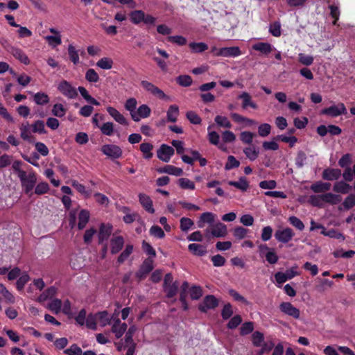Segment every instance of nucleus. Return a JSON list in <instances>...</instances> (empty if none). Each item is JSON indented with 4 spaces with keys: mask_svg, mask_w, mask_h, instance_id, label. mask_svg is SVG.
<instances>
[{
    "mask_svg": "<svg viewBox=\"0 0 355 355\" xmlns=\"http://www.w3.org/2000/svg\"><path fill=\"white\" fill-rule=\"evenodd\" d=\"M241 55V51L238 46L223 47L218 49L216 52V56H222L227 58H235Z\"/></svg>",
    "mask_w": 355,
    "mask_h": 355,
    "instance_id": "obj_9",
    "label": "nucleus"
},
{
    "mask_svg": "<svg viewBox=\"0 0 355 355\" xmlns=\"http://www.w3.org/2000/svg\"><path fill=\"white\" fill-rule=\"evenodd\" d=\"M191 51L195 53H202L208 49V46L204 42H191L189 44Z\"/></svg>",
    "mask_w": 355,
    "mask_h": 355,
    "instance_id": "obj_33",
    "label": "nucleus"
},
{
    "mask_svg": "<svg viewBox=\"0 0 355 355\" xmlns=\"http://www.w3.org/2000/svg\"><path fill=\"white\" fill-rule=\"evenodd\" d=\"M331 184L329 182L318 181L311 185V189L314 193H324L330 190Z\"/></svg>",
    "mask_w": 355,
    "mask_h": 355,
    "instance_id": "obj_24",
    "label": "nucleus"
},
{
    "mask_svg": "<svg viewBox=\"0 0 355 355\" xmlns=\"http://www.w3.org/2000/svg\"><path fill=\"white\" fill-rule=\"evenodd\" d=\"M20 136L21 137L30 143L35 141V137L31 135V126L28 122L24 123L20 125Z\"/></svg>",
    "mask_w": 355,
    "mask_h": 355,
    "instance_id": "obj_14",
    "label": "nucleus"
},
{
    "mask_svg": "<svg viewBox=\"0 0 355 355\" xmlns=\"http://www.w3.org/2000/svg\"><path fill=\"white\" fill-rule=\"evenodd\" d=\"M240 165V162L232 155L227 157V162L225 164V169L227 171L231 170L234 168H237Z\"/></svg>",
    "mask_w": 355,
    "mask_h": 355,
    "instance_id": "obj_53",
    "label": "nucleus"
},
{
    "mask_svg": "<svg viewBox=\"0 0 355 355\" xmlns=\"http://www.w3.org/2000/svg\"><path fill=\"white\" fill-rule=\"evenodd\" d=\"M216 217V216L211 212L207 211L202 213L197 222L198 227H204L205 223H208L210 225L212 224L214 222Z\"/></svg>",
    "mask_w": 355,
    "mask_h": 355,
    "instance_id": "obj_18",
    "label": "nucleus"
},
{
    "mask_svg": "<svg viewBox=\"0 0 355 355\" xmlns=\"http://www.w3.org/2000/svg\"><path fill=\"white\" fill-rule=\"evenodd\" d=\"M341 176V171L337 168H326L322 172V178L328 181L337 180Z\"/></svg>",
    "mask_w": 355,
    "mask_h": 355,
    "instance_id": "obj_17",
    "label": "nucleus"
},
{
    "mask_svg": "<svg viewBox=\"0 0 355 355\" xmlns=\"http://www.w3.org/2000/svg\"><path fill=\"white\" fill-rule=\"evenodd\" d=\"M89 212L86 209H83L80 211L78 214V227L79 230L83 229L89 219Z\"/></svg>",
    "mask_w": 355,
    "mask_h": 355,
    "instance_id": "obj_28",
    "label": "nucleus"
},
{
    "mask_svg": "<svg viewBox=\"0 0 355 355\" xmlns=\"http://www.w3.org/2000/svg\"><path fill=\"white\" fill-rule=\"evenodd\" d=\"M297 266H294L290 269L287 270L285 272H277L275 275L276 282L278 284H282L286 282L287 280L291 279L294 277L299 275V272H297Z\"/></svg>",
    "mask_w": 355,
    "mask_h": 355,
    "instance_id": "obj_4",
    "label": "nucleus"
},
{
    "mask_svg": "<svg viewBox=\"0 0 355 355\" xmlns=\"http://www.w3.org/2000/svg\"><path fill=\"white\" fill-rule=\"evenodd\" d=\"M139 200L141 205L147 211L151 214L155 212V209L153 207V201L148 196L144 193H140L139 195Z\"/></svg>",
    "mask_w": 355,
    "mask_h": 355,
    "instance_id": "obj_22",
    "label": "nucleus"
},
{
    "mask_svg": "<svg viewBox=\"0 0 355 355\" xmlns=\"http://www.w3.org/2000/svg\"><path fill=\"white\" fill-rule=\"evenodd\" d=\"M127 327L128 326L125 323L120 324V326L112 325V332L114 334L116 338H120L125 332Z\"/></svg>",
    "mask_w": 355,
    "mask_h": 355,
    "instance_id": "obj_44",
    "label": "nucleus"
},
{
    "mask_svg": "<svg viewBox=\"0 0 355 355\" xmlns=\"http://www.w3.org/2000/svg\"><path fill=\"white\" fill-rule=\"evenodd\" d=\"M322 113L332 117H336L341 114H346L347 110L345 105L340 103L337 105H334L330 106L329 107L324 109L322 111Z\"/></svg>",
    "mask_w": 355,
    "mask_h": 355,
    "instance_id": "obj_7",
    "label": "nucleus"
},
{
    "mask_svg": "<svg viewBox=\"0 0 355 355\" xmlns=\"http://www.w3.org/2000/svg\"><path fill=\"white\" fill-rule=\"evenodd\" d=\"M45 40L48 42L50 46L55 47L61 44V35H47L45 37Z\"/></svg>",
    "mask_w": 355,
    "mask_h": 355,
    "instance_id": "obj_57",
    "label": "nucleus"
},
{
    "mask_svg": "<svg viewBox=\"0 0 355 355\" xmlns=\"http://www.w3.org/2000/svg\"><path fill=\"white\" fill-rule=\"evenodd\" d=\"M178 184L182 189H184L194 190L196 188L194 182L188 178H182L179 179Z\"/></svg>",
    "mask_w": 355,
    "mask_h": 355,
    "instance_id": "obj_42",
    "label": "nucleus"
},
{
    "mask_svg": "<svg viewBox=\"0 0 355 355\" xmlns=\"http://www.w3.org/2000/svg\"><path fill=\"white\" fill-rule=\"evenodd\" d=\"M295 233L290 227L278 230L275 233V239L281 243H286L292 240Z\"/></svg>",
    "mask_w": 355,
    "mask_h": 355,
    "instance_id": "obj_6",
    "label": "nucleus"
},
{
    "mask_svg": "<svg viewBox=\"0 0 355 355\" xmlns=\"http://www.w3.org/2000/svg\"><path fill=\"white\" fill-rule=\"evenodd\" d=\"M157 171L160 173H167L175 176H181L183 174V171L181 168L173 165H166L159 168L157 169Z\"/></svg>",
    "mask_w": 355,
    "mask_h": 355,
    "instance_id": "obj_20",
    "label": "nucleus"
},
{
    "mask_svg": "<svg viewBox=\"0 0 355 355\" xmlns=\"http://www.w3.org/2000/svg\"><path fill=\"white\" fill-rule=\"evenodd\" d=\"M96 66L102 69H110L113 66V60L110 58L104 57L96 62Z\"/></svg>",
    "mask_w": 355,
    "mask_h": 355,
    "instance_id": "obj_36",
    "label": "nucleus"
},
{
    "mask_svg": "<svg viewBox=\"0 0 355 355\" xmlns=\"http://www.w3.org/2000/svg\"><path fill=\"white\" fill-rule=\"evenodd\" d=\"M145 12L143 10H134L130 14V20L135 24H139L144 19Z\"/></svg>",
    "mask_w": 355,
    "mask_h": 355,
    "instance_id": "obj_34",
    "label": "nucleus"
},
{
    "mask_svg": "<svg viewBox=\"0 0 355 355\" xmlns=\"http://www.w3.org/2000/svg\"><path fill=\"white\" fill-rule=\"evenodd\" d=\"M280 311L286 315H288L295 319H299L300 311L295 307L291 302H282L279 305Z\"/></svg>",
    "mask_w": 355,
    "mask_h": 355,
    "instance_id": "obj_8",
    "label": "nucleus"
},
{
    "mask_svg": "<svg viewBox=\"0 0 355 355\" xmlns=\"http://www.w3.org/2000/svg\"><path fill=\"white\" fill-rule=\"evenodd\" d=\"M202 295V290L200 286H193L190 288V297L192 300H198Z\"/></svg>",
    "mask_w": 355,
    "mask_h": 355,
    "instance_id": "obj_59",
    "label": "nucleus"
},
{
    "mask_svg": "<svg viewBox=\"0 0 355 355\" xmlns=\"http://www.w3.org/2000/svg\"><path fill=\"white\" fill-rule=\"evenodd\" d=\"M228 184L243 191H246L249 187V184L245 178H241L237 182L230 181Z\"/></svg>",
    "mask_w": 355,
    "mask_h": 355,
    "instance_id": "obj_35",
    "label": "nucleus"
},
{
    "mask_svg": "<svg viewBox=\"0 0 355 355\" xmlns=\"http://www.w3.org/2000/svg\"><path fill=\"white\" fill-rule=\"evenodd\" d=\"M214 121L216 123V124L220 127H223L226 128H230L232 127L230 121L226 116L218 115L215 117Z\"/></svg>",
    "mask_w": 355,
    "mask_h": 355,
    "instance_id": "obj_47",
    "label": "nucleus"
},
{
    "mask_svg": "<svg viewBox=\"0 0 355 355\" xmlns=\"http://www.w3.org/2000/svg\"><path fill=\"white\" fill-rule=\"evenodd\" d=\"M343 207L346 209H349L355 205V194L349 195L343 203Z\"/></svg>",
    "mask_w": 355,
    "mask_h": 355,
    "instance_id": "obj_64",
    "label": "nucleus"
},
{
    "mask_svg": "<svg viewBox=\"0 0 355 355\" xmlns=\"http://www.w3.org/2000/svg\"><path fill=\"white\" fill-rule=\"evenodd\" d=\"M227 228L226 225L223 223L218 222L211 225V230L207 229L205 230V234L207 236L211 234L214 237L223 238L227 234Z\"/></svg>",
    "mask_w": 355,
    "mask_h": 355,
    "instance_id": "obj_3",
    "label": "nucleus"
},
{
    "mask_svg": "<svg viewBox=\"0 0 355 355\" xmlns=\"http://www.w3.org/2000/svg\"><path fill=\"white\" fill-rule=\"evenodd\" d=\"M153 269V260L150 258L146 259L142 263L140 269L137 272V277L142 279Z\"/></svg>",
    "mask_w": 355,
    "mask_h": 355,
    "instance_id": "obj_15",
    "label": "nucleus"
},
{
    "mask_svg": "<svg viewBox=\"0 0 355 355\" xmlns=\"http://www.w3.org/2000/svg\"><path fill=\"white\" fill-rule=\"evenodd\" d=\"M254 134L249 131H243L240 134V139L244 144H250L252 142Z\"/></svg>",
    "mask_w": 355,
    "mask_h": 355,
    "instance_id": "obj_55",
    "label": "nucleus"
},
{
    "mask_svg": "<svg viewBox=\"0 0 355 355\" xmlns=\"http://www.w3.org/2000/svg\"><path fill=\"white\" fill-rule=\"evenodd\" d=\"M193 224V221L189 218L183 217L180 219V229L182 232H187Z\"/></svg>",
    "mask_w": 355,
    "mask_h": 355,
    "instance_id": "obj_49",
    "label": "nucleus"
},
{
    "mask_svg": "<svg viewBox=\"0 0 355 355\" xmlns=\"http://www.w3.org/2000/svg\"><path fill=\"white\" fill-rule=\"evenodd\" d=\"M67 355H82V349L77 345L73 344L69 348L64 351Z\"/></svg>",
    "mask_w": 355,
    "mask_h": 355,
    "instance_id": "obj_63",
    "label": "nucleus"
},
{
    "mask_svg": "<svg viewBox=\"0 0 355 355\" xmlns=\"http://www.w3.org/2000/svg\"><path fill=\"white\" fill-rule=\"evenodd\" d=\"M100 128L103 135L110 136L114 132V124L112 122H106Z\"/></svg>",
    "mask_w": 355,
    "mask_h": 355,
    "instance_id": "obj_58",
    "label": "nucleus"
},
{
    "mask_svg": "<svg viewBox=\"0 0 355 355\" xmlns=\"http://www.w3.org/2000/svg\"><path fill=\"white\" fill-rule=\"evenodd\" d=\"M107 111L116 122L121 125H128V123L126 119L115 108L112 107H107Z\"/></svg>",
    "mask_w": 355,
    "mask_h": 355,
    "instance_id": "obj_23",
    "label": "nucleus"
},
{
    "mask_svg": "<svg viewBox=\"0 0 355 355\" xmlns=\"http://www.w3.org/2000/svg\"><path fill=\"white\" fill-rule=\"evenodd\" d=\"M49 190V186L46 182L39 183L35 189V193L37 195H42L46 193Z\"/></svg>",
    "mask_w": 355,
    "mask_h": 355,
    "instance_id": "obj_62",
    "label": "nucleus"
},
{
    "mask_svg": "<svg viewBox=\"0 0 355 355\" xmlns=\"http://www.w3.org/2000/svg\"><path fill=\"white\" fill-rule=\"evenodd\" d=\"M32 132L39 134L46 133L45 125L43 121L37 120L32 125Z\"/></svg>",
    "mask_w": 355,
    "mask_h": 355,
    "instance_id": "obj_41",
    "label": "nucleus"
},
{
    "mask_svg": "<svg viewBox=\"0 0 355 355\" xmlns=\"http://www.w3.org/2000/svg\"><path fill=\"white\" fill-rule=\"evenodd\" d=\"M352 189V186L344 181L336 182L333 187L334 191L343 194L348 193Z\"/></svg>",
    "mask_w": 355,
    "mask_h": 355,
    "instance_id": "obj_26",
    "label": "nucleus"
},
{
    "mask_svg": "<svg viewBox=\"0 0 355 355\" xmlns=\"http://www.w3.org/2000/svg\"><path fill=\"white\" fill-rule=\"evenodd\" d=\"M20 180L21 187L24 193L30 197L33 195V189L37 182L36 174L31 171L29 173L26 172H21L20 176L18 177Z\"/></svg>",
    "mask_w": 355,
    "mask_h": 355,
    "instance_id": "obj_1",
    "label": "nucleus"
},
{
    "mask_svg": "<svg viewBox=\"0 0 355 355\" xmlns=\"http://www.w3.org/2000/svg\"><path fill=\"white\" fill-rule=\"evenodd\" d=\"M269 33L274 37H279L282 34V26L279 21H275L270 24Z\"/></svg>",
    "mask_w": 355,
    "mask_h": 355,
    "instance_id": "obj_31",
    "label": "nucleus"
},
{
    "mask_svg": "<svg viewBox=\"0 0 355 355\" xmlns=\"http://www.w3.org/2000/svg\"><path fill=\"white\" fill-rule=\"evenodd\" d=\"M243 153L250 161H254L258 157L259 150L256 146H250L243 149Z\"/></svg>",
    "mask_w": 355,
    "mask_h": 355,
    "instance_id": "obj_29",
    "label": "nucleus"
},
{
    "mask_svg": "<svg viewBox=\"0 0 355 355\" xmlns=\"http://www.w3.org/2000/svg\"><path fill=\"white\" fill-rule=\"evenodd\" d=\"M179 114V108L175 105H172L168 107L167 111V119L170 122H175Z\"/></svg>",
    "mask_w": 355,
    "mask_h": 355,
    "instance_id": "obj_32",
    "label": "nucleus"
},
{
    "mask_svg": "<svg viewBox=\"0 0 355 355\" xmlns=\"http://www.w3.org/2000/svg\"><path fill=\"white\" fill-rule=\"evenodd\" d=\"M252 49L259 51L263 55H267L272 52L274 47L267 42H258L252 45Z\"/></svg>",
    "mask_w": 355,
    "mask_h": 355,
    "instance_id": "obj_21",
    "label": "nucleus"
},
{
    "mask_svg": "<svg viewBox=\"0 0 355 355\" xmlns=\"http://www.w3.org/2000/svg\"><path fill=\"white\" fill-rule=\"evenodd\" d=\"M263 334L259 331H255L252 334V343L256 347H260L263 343Z\"/></svg>",
    "mask_w": 355,
    "mask_h": 355,
    "instance_id": "obj_61",
    "label": "nucleus"
},
{
    "mask_svg": "<svg viewBox=\"0 0 355 355\" xmlns=\"http://www.w3.org/2000/svg\"><path fill=\"white\" fill-rule=\"evenodd\" d=\"M322 198L324 203H328L331 205H337L342 201L341 196L333 193H323Z\"/></svg>",
    "mask_w": 355,
    "mask_h": 355,
    "instance_id": "obj_25",
    "label": "nucleus"
},
{
    "mask_svg": "<svg viewBox=\"0 0 355 355\" xmlns=\"http://www.w3.org/2000/svg\"><path fill=\"white\" fill-rule=\"evenodd\" d=\"M112 232V226L110 224H102L98 232V242L103 243L107 241Z\"/></svg>",
    "mask_w": 355,
    "mask_h": 355,
    "instance_id": "obj_16",
    "label": "nucleus"
},
{
    "mask_svg": "<svg viewBox=\"0 0 355 355\" xmlns=\"http://www.w3.org/2000/svg\"><path fill=\"white\" fill-rule=\"evenodd\" d=\"M101 151L108 157L114 159H118L122 155L121 148L114 144H105L101 148Z\"/></svg>",
    "mask_w": 355,
    "mask_h": 355,
    "instance_id": "obj_5",
    "label": "nucleus"
},
{
    "mask_svg": "<svg viewBox=\"0 0 355 355\" xmlns=\"http://www.w3.org/2000/svg\"><path fill=\"white\" fill-rule=\"evenodd\" d=\"M239 98L243 100V107L244 109L247 108L248 106L254 109L257 108L256 104L251 101L250 96L248 93L243 92L239 96Z\"/></svg>",
    "mask_w": 355,
    "mask_h": 355,
    "instance_id": "obj_45",
    "label": "nucleus"
},
{
    "mask_svg": "<svg viewBox=\"0 0 355 355\" xmlns=\"http://www.w3.org/2000/svg\"><path fill=\"white\" fill-rule=\"evenodd\" d=\"M124 239L123 236L114 234L110 240L111 253L116 254L123 248Z\"/></svg>",
    "mask_w": 355,
    "mask_h": 355,
    "instance_id": "obj_12",
    "label": "nucleus"
},
{
    "mask_svg": "<svg viewBox=\"0 0 355 355\" xmlns=\"http://www.w3.org/2000/svg\"><path fill=\"white\" fill-rule=\"evenodd\" d=\"M291 225L295 227L298 230H303L304 229V225L302 221L296 216H290L288 219Z\"/></svg>",
    "mask_w": 355,
    "mask_h": 355,
    "instance_id": "obj_52",
    "label": "nucleus"
},
{
    "mask_svg": "<svg viewBox=\"0 0 355 355\" xmlns=\"http://www.w3.org/2000/svg\"><path fill=\"white\" fill-rule=\"evenodd\" d=\"M299 62L305 66H310L313 64L314 58L313 56L300 53L298 54Z\"/></svg>",
    "mask_w": 355,
    "mask_h": 355,
    "instance_id": "obj_48",
    "label": "nucleus"
},
{
    "mask_svg": "<svg viewBox=\"0 0 355 355\" xmlns=\"http://www.w3.org/2000/svg\"><path fill=\"white\" fill-rule=\"evenodd\" d=\"M97 322L101 327H105L111 322L110 317L107 311H103L96 313Z\"/></svg>",
    "mask_w": 355,
    "mask_h": 355,
    "instance_id": "obj_30",
    "label": "nucleus"
},
{
    "mask_svg": "<svg viewBox=\"0 0 355 355\" xmlns=\"http://www.w3.org/2000/svg\"><path fill=\"white\" fill-rule=\"evenodd\" d=\"M153 148V145L149 143H143L140 145V150L144 153L145 159H150L152 157L153 153H151V150Z\"/></svg>",
    "mask_w": 355,
    "mask_h": 355,
    "instance_id": "obj_43",
    "label": "nucleus"
},
{
    "mask_svg": "<svg viewBox=\"0 0 355 355\" xmlns=\"http://www.w3.org/2000/svg\"><path fill=\"white\" fill-rule=\"evenodd\" d=\"M218 304V301L214 295H207L203 302L199 305V309L202 312H206L208 309L216 308Z\"/></svg>",
    "mask_w": 355,
    "mask_h": 355,
    "instance_id": "obj_11",
    "label": "nucleus"
},
{
    "mask_svg": "<svg viewBox=\"0 0 355 355\" xmlns=\"http://www.w3.org/2000/svg\"><path fill=\"white\" fill-rule=\"evenodd\" d=\"M62 302L59 299L53 300L47 306V308L53 313L58 314L62 309Z\"/></svg>",
    "mask_w": 355,
    "mask_h": 355,
    "instance_id": "obj_37",
    "label": "nucleus"
},
{
    "mask_svg": "<svg viewBox=\"0 0 355 355\" xmlns=\"http://www.w3.org/2000/svg\"><path fill=\"white\" fill-rule=\"evenodd\" d=\"M176 82L182 87H189L192 83V78L189 75H181L176 78Z\"/></svg>",
    "mask_w": 355,
    "mask_h": 355,
    "instance_id": "obj_46",
    "label": "nucleus"
},
{
    "mask_svg": "<svg viewBox=\"0 0 355 355\" xmlns=\"http://www.w3.org/2000/svg\"><path fill=\"white\" fill-rule=\"evenodd\" d=\"M133 251V246L132 245H127L125 250L121 252L117 259L119 263H123Z\"/></svg>",
    "mask_w": 355,
    "mask_h": 355,
    "instance_id": "obj_39",
    "label": "nucleus"
},
{
    "mask_svg": "<svg viewBox=\"0 0 355 355\" xmlns=\"http://www.w3.org/2000/svg\"><path fill=\"white\" fill-rule=\"evenodd\" d=\"M258 252L260 257H264L269 263H277L279 257L274 248H269L266 244H260L258 245Z\"/></svg>",
    "mask_w": 355,
    "mask_h": 355,
    "instance_id": "obj_2",
    "label": "nucleus"
},
{
    "mask_svg": "<svg viewBox=\"0 0 355 355\" xmlns=\"http://www.w3.org/2000/svg\"><path fill=\"white\" fill-rule=\"evenodd\" d=\"M34 101L37 105H44L49 102V96L44 92H37L34 95Z\"/></svg>",
    "mask_w": 355,
    "mask_h": 355,
    "instance_id": "obj_54",
    "label": "nucleus"
},
{
    "mask_svg": "<svg viewBox=\"0 0 355 355\" xmlns=\"http://www.w3.org/2000/svg\"><path fill=\"white\" fill-rule=\"evenodd\" d=\"M248 231L249 230L248 229H245L243 227H237L234 229L233 235L237 239H243L246 237Z\"/></svg>",
    "mask_w": 355,
    "mask_h": 355,
    "instance_id": "obj_50",
    "label": "nucleus"
},
{
    "mask_svg": "<svg viewBox=\"0 0 355 355\" xmlns=\"http://www.w3.org/2000/svg\"><path fill=\"white\" fill-rule=\"evenodd\" d=\"M189 250L196 256H203L207 253L206 246L197 244V243H191L188 246Z\"/></svg>",
    "mask_w": 355,
    "mask_h": 355,
    "instance_id": "obj_27",
    "label": "nucleus"
},
{
    "mask_svg": "<svg viewBox=\"0 0 355 355\" xmlns=\"http://www.w3.org/2000/svg\"><path fill=\"white\" fill-rule=\"evenodd\" d=\"M72 186L81 194L84 195L85 197L88 198L91 195V192L86 189L85 187L78 183L76 180L72 181Z\"/></svg>",
    "mask_w": 355,
    "mask_h": 355,
    "instance_id": "obj_51",
    "label": "nucleus"
},
{
    "mask_svg": "<svg viewBox=\"0 0 355 355\" xmlns=\"http://www.w3.org/2000/svg\"><path fill=\"white\" fill-rule=\"evenodd\" d=\"M320 284L317 286L319 291H324L327 288H331L334 285V282L328 279H318Z\"/></svg>",
    "mask_w": 355,
    "mask_h": 355,
    "instance_id": "obj_56",
    "label": "nucleus"
},
{
    "mask_svg": "<svg viewBox=\"0 0 355 355\" xmlns=\"http://www.w3.org/2000/svg\"><path fill=\"white\" fill-rule=\"evenodd\" d=\"M150 234L158 239H162L164 237L165 234L163 230L158 225H153L150 229Z\"/></svg>",
    "mask_w": 355,
    "mask_h": 355,
    "instance_id": "obj_60",
    "label": "nucleus"
},
{
    "mask_svg": "<svg viewBox=\"0 0 355 355\" xmlns=\"http://www.w3.org/2000/svg\"><path fill=\"white\" fill-rule=\"evenodd\" d=\"M9 51L16 59L19 60L21 63L24 64H29L30 60L28 58L21 49L17 47L11 46Z\"/></svg>",
    "mask_w": 355,
    "mask_h": 355,
    "instance_id": "obj_19",
    "label": "nucleus"
},
{
    "mask_svg": "<svg viewBox=\"0 0 355 355\" xmlns=\"http://www.w3.org/2000/svg\"><path fill=\"white\" fill-rule=\"evenodd\" d=\"M68 53L70 60L74 64H77L79 63V55L78 51L72 44H69L68 46Z\"/></svg>",
    "mask_w": 355,
    "mask_h": 355,
    "instance_id": "obj_40",
    "label": "nucleus"
},
{
    "mask_svg": "<svg viewBox=\"0 0 355 355\" xmlns=\"http://www.w3.org/2000/svg\"><path fill=\"white\" fill-rule=\"evenodd\" d=\"M150 107L144 104L139 107L137 111L132 112V118L135 121H139L141 118H147L150 116Z\"/></svg>",
    "mask_w": 355,
    "mask_h": 355,
    "instance_id": "obj_13",
    "label": "nucleus"
},
{
    "mask_svg": "<svg viewBox=\"0 0 355 355\" xmlns=\"http://www.w3.org/2000/svg\"><path fill=\"white\" fill-rule=\"evenodd\" d=\"M164 292L166 293V296L168 297H174L178 290V282H175L173 284L166 285L165 286H163Z\"/></svg>",
    "mask_w": 355,
    "mask_h": 355,
    "instance_id": "obj_38",
    "label": "nucleus"
},
{
    "mask_svg": "<svg viewBox=\"0 0 355 355\" xmlns=\"http://www.w3.org/2000/svg\"><path fill=\"white\" fill-rule=\"evenodd\" d=\"M173 154V148L166 144H162L157 152V157L164 162H168Z\"/></svg>",
    "mask_w": 355,
    "mask_h": 355,
    "instance_id": "obj_10",
    "label": "nucleus"
}]
</instances>
